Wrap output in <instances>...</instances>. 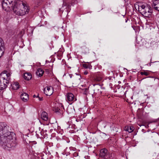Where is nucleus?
I'll list each match as a JSON object with an SVG mask.
<instances>
[{"label":"nucleus","instance_id":"1","mask_svg":"<svg viewBox=\"0 0 159 159\" xmlns=\"http://www.w3.org/2000/svg\"><path fill=\"white\" fill-rule=\"evenodd\" d=\"M9 126L4 123H0V144L2 148L6 149L7 148H16L18 146L11 140L15 138V134L9 131Z\"/></svg>","mask_w":159,"mask_h":159},{"label":"nucleus","instance_id":"2","mask_svg":"<svg viewBox=\"0 0 159 159\" xmlns=\"http://www.w3.org/2000/svg\"><path fill=\"white\" fill-rule=\"evenodd\" d=\"M29 11V9L26 4L21 1L17 4H14L12 11L17 15L24 16Z\"/></svg>","mask_w":159,"mask_h":159},{"label":"nucleus","instance_id":"3","mask_svg":"<svg viewBox=\"0 0 159 159\" xmlns=\"http://www.w3.org/2000/svg\"><path fill=\"white\" fill-rule=\"evenodd\" d=\"M140 13L143 16L146 17H150L152 13V10L150 6L146 7L144 5H142L139 7Z\"/></svg>","mask_w":159,"mask_h":159},{"label":"nucleus","instance_id":"4","mask_svg":"<svg viewBox=\"0 0 159 159\" xmlns=\"http://www.w3.org/2000/svg\"><path fill=\"white\" fill-rule=\"evenodd\" d=\"M12 2L11 0H3L2 3L3 9L6 11H12L14 4Z\"/></svg>","mask_w":159,"mask_h":159},{"label":"nucleus","instance_id":"5","mask_svg":"<svg viewBox=\"0 0 159 159\" xmlns=\"http://www.w3.org/2000/svg\"><path fill=\"white\" fill-rule=\"evenodd\" d=\"M6 77L7 76L4 74H0V90H1L5 89L9 83V81L5 79Z\"/></svg>","mask_w":159,"mask_h":159},{"label":"nucleus","instance_id":"6","mask_svg":"<svg viewBox=\"0 0 159 159\" xmlns=\"http://www.w3.org/2000/svg\"><path fill=\"white\" fill-rule=\"evenodd\" d=\"M99 155L100 157L104 159L108 158L110 156L108 150H100Z\"/></svg>","mask_w":159,"mask_h":159},{"label":"nucleus","instance_id":"7","mask_svg":"<svg viewBox=\"0 0 159 159\" xmlns=\"http://www.w3.org/2000/svg\"><path fill=\"white\" fill-rule=\"evenodd\" d=\"M44 93L48 96L51 95L53 93V89L52 86L46 87L44 89Z\"/></svg>","mask_w":159,"mask_h":159},{"label":"nucleus","instance_id":"8","mask_svg":"<svg viewBox=\"0 0 159 159\" xmlns=\"http://www.w3.org/2000/svg\"><path fill=\"white\" fill-rule=\"evenodd\" d=\"M93 86L94 87V93L100 94L102 93V92L101 91L102 87L100 85L98 84H94Z\"/></svg>","mask_w":159,"mask_h":159},{"label":"nucleus","instance_id":"9","mask_svg":"<svg viewBox=\"0 0 159 159\" xmlns=\"http://www.w3.org/2000/svg\"><path fill=\"white\" fill-rule=\"evenodd\" d=\"M66 100L70 102L75 101L76 100L74 95L71 93H68L66 94Z\"/></svg>","mask_w":159,"mask_h":159},{"label":"nucleus","instance_id":"10","mask_svg":"<svg viewBox=\"0 0 159 159\" xmlns=\"http://www.w3.org/2000/svg\"><path fill=\"white\" fill-rule=\"evenodd\" d=\"M5 50V45L4 42L2 40L0 42V54H1V56L3 55Z\"/></svg>","mask_w":159,"mask_h":159},{"label":"nucleus","instance_id":"11","mask_svg":"<svg viewBox=\"0 0 159 159\" xmlns=\"http://www.w3.org/2000/svg\"><path fill=\"white\" fill-rule=\"evenodd\" d=\"M20 98L23 101L26 102L29 99V95L27 93H25L21 94Z\"/></svg>","mask_w":159,"mask_h":159},{"label":"nucleus","instance_id":"12","mask_svg":"<svg viewBox=\"0 0 159 159\" xmlns=\"http://www.w3.org/2000/svg\"><path fill=\"white\" fill-rule=\"evenodd\" d=\"M41 117L43 120L47 121L48 119V114L45 111H43L41 114Z\"/></svg>","mask_w":159,"mask_h":159},{"label":"nucleus","instance_id":"13","mask_svg":"<svg viewBox=\"0 0 159 159\" xmlns=\"http://www.w3.org/2000/svg\"><path fill=\"white\" fill-rule=\"evenodd\" d=\"M124 129L126 131H128L129 133H131L134 129L133 126H126L124 128Z\"/></svg>","mask_w":159,"mask_h":159},{"label":"nucleus","instance_id":"14","mask_svg":"<svg viewBox=\"0 0 159 159\" xmlns=\"http://www.w3.org/2000/svg\"><path fill=\"white\" fill-rule=\"evenodd\" d=\"M12 89L13 90H17L19 88V85L17 82L11 84Z\"/></svg>","mask_w":159,"mask_h":159},{"label":"nucleus","instance_id":"15","mask_svg":"<svg viewBox=\"0 0 159 159\" xmlns=\"http://www.w3.org/2000/svg\"><path fill=\"white\" fill-rule=\"evenodd\" d=\"M32 75L30 73H26L24 74V78L26 80H29L32 78Z\"/></svg>","mask_w":159,"mask_h":159},{"label":"nucleus","instance_id":"16","mask_svg":"<svg viewBox=\"0 0 159 159\" xmlns=\"http://www.w3.org/2000/svg\"><path fill=\"white\" fill-rule=\"evenodd\" d=\"M44 73V70L41 68H39L36 72V74L37 76L40 77L42 76Z\"/></svg>","mask_w":159,"mask_h":159},{"label":"nucleus","instance_id":"17","mask_svg":"<svg viewBox=\"0 0 159 159\" xmlns=\"http://www.w3.org/2000/svg\"><path fill=\"white\" fill-rule=\"evenodd\" d=\"M61 107L62 108L60 109L58 111V112L57 113V114L59 115H61L63 114V110H64L63 106H61Z\"/></svg>","mask_w":159,"mask_h":159},{"label":"nucleus","instance_id":"18","mask_svg":"<svg viewBox=\"0 0 159 159\" xmlns=\"http://www.w3.org/2000/svg\"><path fill=\"white\" fill-rule=\"evenodd\" d=\"M66 6V8H69L70 7L69 4H68L64 0H63V3L62 6V8H63L64 6Z\"/></svg>","mask_w":159,"mask_h":159},{"label":"nucleus","instance_id":"19","mask_svg":"<svg viewBox=\"0 0 159 159\" xmlns=\"http://www.w3.org/2000/svg\"><path fill=\"white\" fill-rule=\"evenodd\" d=\"M158 4H159V0H154L152 6V7L155 6Z\"/></svg>","mask_w":159,"mask_h":159},{"label":"nucleus","instance_id":"20","mask_svg":"<svg viewBox=\"0 0 159 159\" xmlns=\"http://www.w3.org/2000/svg\"><path fill=\"white\" fill-rule=\"evenodd\" d=\"M1 74H4L7 76V77H5V79L9 81L10 79L9 77L11 75L9 73L7 74L5 72H2Z\"/></svg>","mask_w":159,"mask_h":159},{"label":"nucleus","instance_id":"21","mask_svg":"<svg viewBox=\"0 0 159 159\" xmlns=\"http://www.w3.org/2000/svg\"><path fill=\"white\" fill-rule=\"evenodd\" d=\"M11 1L13 3H14L15 4H17V3H18L20 2V0H11Z\"/></svg>","mask_w":159,"mask_h":159},{"label":"nucleus","instance_id":"22","mask_svg":"<svg viewBox=\"0 0 159 159\" xmlns=\"http://www.w3.org/2000/svg\"><path fill=\"white\" fill-rule=\"evenodd\" d=\"M140 74L142 75H144L146 76L148 75V72H141Z\"/></svg>","mask_w":159,"mask_h":159},{"label":"nucleus","instance_id":"23","mask_svg":"<svg viewBox=\"0 0 159 159\" xmlns=\"http://www.w3.org/2000/svg\"><path fill=\"white\" fill-rule=\"evenodd\" d=\"M60 109L58 108V107H56L54 108L53 111H54L55 112L57 113V112H58V111Z\"/></svg>","mask_w":159,"mask_h":159},{"label":"nucleus","instance_id":"24","mask_svg":"<svg viewBox=\"0 0 159 159\" xmlns=\"http://www.w3.org/2000/svg\"><path fill=\"white\" fill-rule=\"evenodd\" d=\"M84 92L83 93L85 95H87V91L88 90V88H87L85 89H84Z\"/></svg>","mask_w":159,"mask_h":159},{"label":"nucleus","instance_id":"25","mask_svg":"<svg viewBox=\"0 0 159 159\" xmlns=\"http://www.w3.org/2000/svg\"><path fill=\"white\" fill-rule=\"evenodd\" d=\"M37 145L35 144L33 145L32 146H31V148L32 149H33V148H36V146Z\"/></svg>","mask_w":159,"mask_h":159},{"label":"nucleus","instance_id":"26","mask_svg":"<svg viewBox=\"0 0 159 159\" xmlns=\"http://www.w3.org/2000/svg\"><path fill=\"white\" fill-rule=\"evenodd\" d=\"M154 8L155 9V10H157L158 11H159V7H155V6H154Z\"/></svg>","mask_w":159,"mask_h":159},{"label":"nucleus","instance_id":"27","mask_svg":"<svg viewBox=\"0 0 159 159\" xmlns=\"http://www.w3.org/2000/svg\"><path fill=\"white\" fill-rule=\"evenodd\" d=\"M70 154V153L68 152V153H67V154H66V152H63V153H62V154H63V155H64L66 154V156H67L68 155H69Z\"/></svg>","mask_w":159,"mask_h":159},{"label":"nucleus","instance_id":"28","mask_svg":"<svg viewBox=\"0 0 159 159\" xmlns=\"http://www.w3.org/2000/svg\"><path fill=\"white\" fill-rule=\"evenodd\" d=\"M39 100L40 101H42L43 100V97H39Z\"/></svg>","mask_w":159,"mask_h":159},{"label":"nucleus","instance_id":"29","mask_svg":"<svg viewBox=\"0 0 159 159\" xmlns=\"http://www.w3.org/2000/svg\"><path fill=\"white\" fill-rule=\"evenodd\" d=\"M88 72L86 70L85 71L84 73V74L85 75H87L88 74Z\"/></svg>","mask_w":159,"mask_h":159},{"label":"nucleus","instance_id":"30","mask_svg":"<svg viewBox=\"0 0 159 159\" xmlns=\"http://www.w3.org/2000/svg\"><path fill=\"white\" fill-rule=\"evenodd\" d=\"M69 76L70 77V78H71L72 76V74H69Z\"/></svg>","mask_w":159,"mask_h":159},{"label":"nucleus","instance_id":"31","mask_svg":"<svg viewBox=\"0 0 159 159\" xmlns=\"http://www.w3.org/2000/svg\"><path fill=\"white\" fill-rule=\"evenodd\" d=\"M36 97V95H34L33 96V98H35V97Z\"/></svg>","mask_w":159,"mask_h":159},{"label":"nucleus","instance_id":"32","mask_svg":"<svg viewBox=\"0 0 159 159\" xmlns=\"http://www.w3.org/2000/svg\"><path fill=\"white\" fill-rule=\"evenodd\" d=\"M105 134V133H101V135H102H102H104V134Z\"/></svg>","mask_w":159,"mask_h":159},{"label":"nucleus","instance_id":"33","mask_svg":"<svg viewBox=\"0 0 159 159\" xmlns=\"http://www.w3.org/2000/svg\"><path fill=\"white\" fill-rule=\"evenodd\" d=\"M39 95H38L37 96H36V98H39Z\"/></svg>","mask_w":159,"mask_h":159},{"label":"nucleus","instance_id":"34","mask_svg":"<svg viewBox=\"0 0 159 159\" xmlns=\"http://www.w3.org/2000/svg\"><path fill=\"white\" fill-rule=\"evenodd\" d=\"M61 9H62V8H60V9H59V11H61Z\"/></svg>","mask_w":159,"mask_h":159},{"label":"nucleus","instance_id":"35","mask_svg":"<svg viewBox=\"0 0 159 159\" xmlns=\"http://www.w3.org/2000/svg\"><path fill=\"white\" fill-rule=\"evenodd\" d=\"M149 126L148 125H147V126L146 127V128H148V127Z\"/></svg>","mask_w":159,"mask_h":159},{"label":"nucleus","instance_id":"36","mask_svg":"<svg viewBox=\"0 0 159 159\" xmlns=\"http://www.w3.org/2000/svg\"><path fill=\"white\" fill-rule=\"evenodd\" d=\"M5 109L7 110V107H5Z\"/></svg>","mask_w":159,"mask_h":159},{"label":"nucleus","instance_id":"37","mask_svg":"<svg viewBox=\"0 0 159 159\" xmlns=\"http://www.w3.org/2000/svg\"><path fill=\"white\" fill-rule=\"evenodd\" d=\"M81 76L80 75V78H79V79L80 80V78H81Z\"/></svg>","mask_w":159,"mask_h":159},{"label":"nucleus","instance_id":"38","mask_svg":"<svg viewBox=\"0 0 159 159\" xmlns=\"http://www.w3.org/2000/svg\"><path fill=\"white\" fill-rule=\"evenodd\" d=\"M102 149H106L105 148H102Z\"/></svg>","mask_w":159,"mask_h":159},{"label":"nucleus","instance_id":"39","mask_svg":"<svg viewBox=\"0 0 159 159\" xmlns=\"http://www.w3.org/2000/svg\"><path fill=\"white\" fill-rule=\"evenodd\" d=\"M44 131H45V132H47V130H45Z\"/></svg>","mask_w":159,"mask_h":159},{"label":"nucleus","instance_id":"40","mask_svg":"<svg viewBox=\"0 0 159 159\" xmlns=\"http://www.w3.org/2000/svg\"><path fill=\"white\" fill-rule=\"evenodd\" d=\"M84 67H85L87 68V67L86 66H84Z\"/></svg>","mask_w":159,"mask_h":159},{"label":"nucleus","instance_id":"41","mask_svg":"<svg viewBox=\"0 0 159 159\" xmlns=\"http://www.w3.org/2000/svg\"><path fill=\"white\" fill-rule=\"evenodd\" d=\"M75 74L76 75H78L77 73H76Z\"/></svg>","mask_w":159,"mask_h":159},{"label":"nucleus","instance_id":"42","mask_svg":"<svg viewBox=\"0 0 159 159\" xmlns=\"http://www.w3.org/2000/svg\"><path fill=\"white\" fill-rule=\"evenodd\" d=\"M142 131H144V129H143L142 130Z\"/></svg>","mask_w":159,"mask_h":159},{"label":"nucleus","instance_id":"43","mask_svg":"<svg viewBox=\"0 0 159 159\" xmlns=\"http://www.w3.org/2000/svg\"><path fill=\"white\" fill-rule=\"evenodd\" d=\"M67 148H68L66 147V149H67Z\"/></svg>","mask_w":159,"mask_h":159},{"label":"nucleus","instance_id":"44","mask_svg":"<svg viewBox=\"0 0 159 159\" xmlns=\"http://www.w3.org/2000/svg\"><path fill=\"white\" fill-rule=\"evenodd\" d=\"M127 20H126V21H125V22H127Z\"/></svg>","mask_w":159,"mask_h":159},{"label":"nucleus","instance_id":"45","mask_svg":"<svg viewBox=\"0 0 159 159\" xmlns=\"http://www.w3.org/2000/svg\"><path fill=\"white\" fill-rule=\"evenodd\" d=\"M1 56H0V58H1Z\"/></svg>","mask_w":159,"mask_h":159}]
</instances>
